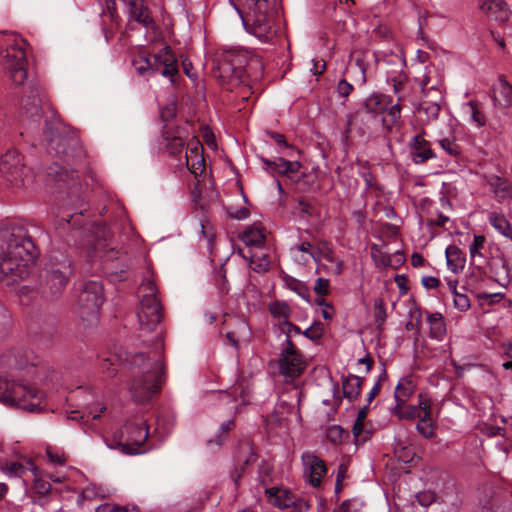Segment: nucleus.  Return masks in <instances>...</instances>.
I'll return each mask as SVG.
<instances>
[{
	"mask_svg": "<svg viewBox=\"0 0 512 512\" xmlns=\"http://www.w3.org/2000/svg\"><path fill=\"white\" fill-rule=\"evenodd\" d=\"M485 241L484 235L474 236L472 243L469 245V253L472 260L475 259L476 256H482L481 250L484 248Z\"/></svg>",
	"mask_w": 512,
	"mask_h": 512,
	"instance_id": "obj_51",
	"label": "nucleus"
},
{
	"mask_svg": "<svg viewBox=\"0 0 512 512\" xmlns=\"http://www.w3.org/2000/svg\"><path fill=\"white\" fill-rule=\"evenodd\" d=\"M429 335L431 338L441 339L446 333L444 317L441 313H433L428 316Z\"/></svg>",
	"mask_w": 512,
	"mask_h": 512,
	"instance_id": "obj_33",
	"label": "nucleus"
},
{
	"mask_svg": "<svg viewBox=\"0 0 512 512\" xmlns=\"http://www.w3.org/2000/svg\"><path fill=\"white\" fill-rule=\"evenodd\" d=\"M148 438V426L143 418L125 423L121 430L119 446L128 455L140 453V448Z\"/></svg>",
	"mask_w": 512,
	"mask_h": 512,
	"instance_id": "obj_13",
	"label": "nucleus"
},
{
	"mask_svg": "<svg viewBox=\"0 0 512 512\" xmlns=\"http://www.w3.org/2000/svg\"><path fill=\"white\" fill-rule=\"evenodd\" d=\"M131 63L136 73L147 80L160 74L167 78L172 85L177 83L178 58L169 45H165L155 54L141 50L133 57Z\"/></svg>",
	"mask_w": 512,
	"mask_h": 512,
	"instance_id": "obj_6",
	"label": "nucleus"
},
{
	"mask_svg": "<svg viewBox=\"0 0 512 512\" xmlns=\"http://www.w3.org/2000/svg\"><path fill=\"white\" fill-rule=\"evenodd\" d=\"M438 143L449 156L456 157L461 153V147L456 143L455 139L443 138L438 140Z\"/></svg>",
	"mask_w": 512,
	"mask_h": 512,
	"instance_id": "obj_46",
	"label": "nucleus"
},
{
	"mask_svg": "<svg viewBox=\"0 0 512 512\" xmlns=\"http://www.w3.org/2000/svg\"><path fill=\"white\" fill-rule=\"evenodd\" d=\"M240 239L246 246L262 247L265 243V235L262 229L251 226L248 227L240 236Z\"/></svg>",
	"mask_w": 512,
	"mask_h": 512,
	"instance_id": "obj_30",
	"label": "nucleus"
},
{
	"mask_svg": "<svg viewBox=\"0 0 512 512\" xmlns=\"http://www.w3.org/2000/svg\"><path fill=\"white\" fill-rule=\"evenodd\" d=\"M162 145L164 146L165 151L170 156H177L179 155L185 146V141L180 135V130L177 128L175 132H171L166 129V124L163 127L162 130Z\"/></svg>",
	"mask_w": 512,
	"mask_h": 512,
	"instance_id": "obj_24",
	"label": "nucleus"
},
{
	"mask_svg": "<svg viewBox=\"0 0 512 512\" xmlns=\"http://www.w3.org/2000/svg\"><path fill=\"white\" fill-rule=\"evenodd\" d=\"M185 165L187 169L192 173L195 178H198L202 175V173L205 170V160L203 158V155L190 158L188 156V151L185 154Z\"/></svg>",
	"mask_w": 512,
	"mask_h": 512,
	"instance_id": "obj_41",
	"label": "nucleus"
},
{
	"mask_svg": "<svg viewBox=\"0 0 512 512\" xmlns=\"http://www.w3.org/2000/svg\"><path fill=\"white\" fill-rule=\"evenodd\" d=\"M23 156L16 150H7L0 158V179L9 186L21 187L26 176Z\"/></svg>",
	"mask_w": 512,
	"mask_h": 512,
	"instance_id": "obj_12",
	"label": "nucleus"
},
{
	"mask_svg": "<svg viewBox=\"0 0 512 512\" xmlns=\"http://www.w3.org/2000/svg\"><path fill=\"white\" fill-rule=\"evenodd\" d=\"M324 334V324L321 321H314L310 327L303 331V335L313 342L319 341Z\"/></svg>",
	"mask_w": 512,
	"mask_h": 512,
	"instance_id": "obj_43",
	"label": "nucleus"
},
{
	"mask_svg": "<svg viewBox=\"0 0 512 512\" xmlns=\"http://www.w3.org/2000/svg\"><path fill=\"white\" fill-rule=\"evenodd\" d=\"M72 260L60 251H53L45 266L42 293L51 300L58 299L65 291L72 275Z\"/></svg>",
	"mask_w": 512,
	"mask_h": 512,
	"instance_id": "obj_7",
	"label": "nucleus"
},
{
	"mask_svg": "<svg viewBox=\"0 0 512 512\" xmlns=\"http://www.w3.org/2000/svg\"><path fill=\"white\" fill-rule=\"evenodd\" d=\"M226 213L231 219L244 220L250 216V211L246 207H227Z\"/></svg>",
	"mask_w": 512,
	"mask_h": 512,
	"instance_id": "obj_55",
	"label": "nucleus"
},
{
	"mask_svg": "<svg viewBox=\"0 0 512 512\" xmlns=\"http://www.w3.org/2000/svg\"><path fill=\"white\" fill-rule=\"evenodd\" d=\"M490 98L495 108L512 106V85L507 82L504 76H499L498 83L493 85Z\"/></svg>",
	"mask_w": 512,
	"mask_h": 512,
	"instance_id": "obj_17",
	"label": "nucleus"
},
{
	"mask_svg": "<svg viewBox=\"0 0 512 512\" xmlns=\"http://www.w3.org/2000/svg\"><path fill=\"white\" fill-rule=\"evenodd\" d=\"M373 308L376 326L377 328H381L387 318L384 300L382 298H376L374 300Z\"/></svg>",
	"mask_w": 512,
	"mask_h": 512,
	"instance_id": "obj_42",
	"label": "nucleus"
},
{
	"mask_svg": "<svg viewBox=\"0 0 512 512\" xmlns=\"http://www.w3.org/2000/svg\"><path fill=\"white\" fill-rule=\"evenodd\" d=\"M129 19L138 22L146 28L154 25V19L144 0H129Z\"/></svg>",
	"mask_w": 512,
	"mask_h": 512,
	"instance_id": "obj_18",
	"label": "nucleus"
},
{
	"mask_svg": "<svg viewBox=\"0 0 512 512\" xmlns=\"http://www.w3.org/2000/svg\"><path fill=\"white\" fill-rule=\"evenodd\" d=\"M397 459L405 464H410L415 458V453L410 447H399L395 449Z\"/></svg>",
	"mask_w": 512,
	"mask_h": 512,
	"instance_id": "obj_52",
	"label": "nucleus"
},
{
	"mask_svg": "<svg viewBox=\"0 0 512 512\" xmlns=\"http://www.w3.org/2000/svg\"><path fill=\"white\" fill-rule=\"evenodd\" d=\"M309 463L308 482L313 487H319L322 477L326 474L327 468L325 463L317 456H307Z\"/></svg>",
	"mask_w": 512,
	"mask_h": 512,
	"instance_id": "obj_27",
	"label": "nucleus"
},
{
	"mask_svg": "<svg viewBox=\"0 0 512 512\" xmlns=\"http://www.w3.org/2000/svg\"><path fill=\"white\" fill-rule=\"evenodd\" d=\"M414 391L415 386L412 380L407 377L400 379L394 392V398L396 402L395 410H398L404 406L406 401L413 395Z\"/></svg>",
	"mask_w": 512,
	"mask_h": 512,
	"instance_id": "obj_28",
	"label": "nucleus"
},
{
	"mask_svg": "<svg viewBox=\"0 0 512 512\" xmlns=\"http://www.w3.org/2000/svg\"><path fill=\"white\" fill-rule=\"evenodd\" d=\"M365 378L348 374L342 377L343 397L349 402H354L360 395Z\"/></svg>",
	"mask_w": 512,
	"mask_h": 512,
	"instance_id": "obj_25",
	"label": "nucleus"
},
{
	"mask_svg": "<svg viewBox=\"0 0 512 512\" xmlns=\"http://www.w3.org/2000/svg\"><path fill=\"white\" fill-rule=\"evenodd\" d=\"M295 411L299 413V409H296L292 402L279 399L272 414L266 418V422L279 426L287 424L290 421V415Z\"/></svg>",
	"mask_w": 512,
	"mask_h": 512,
	"instance_id": "obj_21",
	"label": "nucleus"
},
{
	"mask_svg": "<svg viewBox=\"0 0 512 512\" xmlns=\"http://www.w3.org/2000/svg\"><path fill=\"white\" fill-rule=\"evenodd\" d=\"M265 134L271 138L272 140L275 141V143L280 146V147H283V148H287V149H290L292 151H295V148L293 145L289 144L287 141H286V138L283 134L281 133H278V132H274V131H271V130H266L265 131Z\"/></svg>",
	"mask_w": 512,
	"mask_h": 512,
	"instance_id": "obj_58",
	"label": "nucleus"
},
{
	"mask_svg": "<svg viewBox=\"0 0 512 512\" xmlns=\"http://www.w3.org/2000/svg\"><path fill=\"white\" fill-rule=\"evenodd\" d=\"M44 393L35 386L0 379V402L29 412H39Z\"/></svg>",
	"mask_w": 512,
	"mask_h": 512,
	"instance_id": "obj_8",
	"label": "nucleus"
},
{
	"mask_svg": "<svg viewBox=\"0 0 512 512\" xmlns=\"http://www.w3.org/2000/svg\"><path fill=\"white\" fill-rule=\"evenodd\" d=\"M417 431L425 438H431L434 435V427L431 422V417H420L416 425Z\"/></svg>",
	"mask_w": 512,
	"mask_h": 512,
	"instance_id": "obj_48",
	"label": "nucleus"
},
{
	"mask_svg": "<svg viewBox=\"0 0 512 512\" xmlns=\"http://www.w3.org/2000/svg\"><path fill=\"white\" fill-rule=\"evenodd\" d=\"M489 223L500 234L512 240V227L504 215L491 212L489 214Z\"/></svg>",
	"mask_w": 512,
	"mask_h": 512,
	"instance_id": "obj_32",
	"label": "nucleus"
},
{
	"mask_svg": "<svg viewBox=\"0 0 512 512\" xmlns=\"http://www.w3.org/2000/svg\"><path fill=\"white\" fill-rule=\"evenodd\" d=\"M260 160L262 161L263 164L266 165L267 169H269L273 172H277L281 175H287L286 172L283 171V168L281 166L282 162H286V159L279 157V158H276L275 160H270V159L261 157Z\"/></svg>",
	"mask_w": 512,
	"mask_h": 512,
	"instance_id": "obj_53",
	"label": "nucleus"
},
{
	"mask_svg": "<svg viewBox=\"0 0 512 512\" xmlns=\"http://www.w3.org/2000/svg\"><path fill=\"white\" fill-rule=\"evenodd\" d=\"M408 146L410 157L414 164H424L428 160L436 158V154L431 148V143L424 137V132L413 136Z\"/></svg>",
	"mask_w": 512,
	"mask_h": 512,
	"instance_id": "obj_16",
	"label": "nucleus"
},
{
	"mask_svg": "<svg viewBox=\"0 0 512 512\" xmlns=\"http://www.w3.org/2000/svg\"><path fill=\"white\" fill-rule=\"evenodd\" d=\"M355 65L358 67L361 73V81L364 84L367 80L366 72L368 67V59L370 57H375L373 53L368 51H356L354 54Z\"/></svg>",
	"mask_w": 512,
	"mask_h": 512,
	"instance_id": "obj_40",
	"label": "nucleus"
},
{
	"mask_svg": "<svg viewBox=\"0 0 512 512\" xmlns=\"http://www.w3.org/2000/svg\"><path fill=\"white\" fill-rule=\"evenodd\" d=\"M487 184L498 202L512 199V183L507 178L491 175L487 179Z\"/></svg>",
	"mask_w": 512,
	"mask_h": 512,
	"instance_id": "obj_20",
	"label": "nucleus"
},
{
	"mask_svg": "<svg viewBox=\"0 0 512 512\" xmlns=\"http://www.w3.org/2000/svg\"><path fill=\"white\" fill-rule=\"evenodd\" d=\"M445 254L448 269L454 274L461 273L466 264V255L463 251L456 245H449Z\"/></svg>",
	"mask_w": 512,
	"mask_h": 512,
	"instance_id": "obj_26",
	"label": "nucleus"
},
{
	"mask_svg": "<svg viewBox=\"0 0 512 512\" xmlns=\"http://www.w3.org/2000/svg\"><path fill=\"white\" fill-rule=\"evenodd\" d=\"M403 100L401 96L398 97V102L391 105L385 111L387 115L382 117V125L387 131H391L392 127L395 126L401 118L402 107L400 102Z\"/></svg>",
	"mask_w": 512,
	"mask_h": 512,
	"instance_id": "obj_31",
	"label": "nucleus"
},
{
	"mask_svg": "<svg viewBox=\"0 0 512 512\" xmlns=\"http://www.w3.org/2000/svg\"><path fill=\"white\" fill-rule=\"evenodd\" d=\"M47 152L57 158L45 170L46 183L57 188L74 189L79 184L78 167L85 158L76 130L60 122L45 121L43 130Z\"/></svg>",
	"mask_w": 512,
	"mask_h": 512,
	"instance_id": "obj_1",
	"label": "nucleus"
},
{
	"mask_svg": "<svg viewBox=\"0 0 512 512\" xmlns=\"http://www.w3.org/2000/svg\"><path fill=\"white\" fill-rule=\"evenodd\" d=\"M391 103V96L382 93H372L365 99L363 109L367 114L377 116L385 113Z\"/></svg>",
	"mask_w": 512,
	"mask_h": 512,
	"instance_id": "obj_22",
	"label": "nucleus"
},
{
	"mask_svg": "<svg viewBox=\"0 0 512 512\" xmlns=\"http://www.w3.org/2000/svg\"><path fill=\"white\" fill-rule=\"evenodd\" d=\"M363 503L357 499H348L342 502L339 507V512H360Z\"/></svg>",
	"mask_w": 512,
	"mask_h": 512,
	"instance_id": "obj_54",
	"label": "nucleus"
},
{
	"mask_svg": "<svg viewBox=\"0 0 512 512\" xmlns=\"http://www.w3.org/2000/svg\"><path fill=\"white\" fill-rule=\"evenodd\" d=\"M353 90V85L349 83L346 79L343 78L338 81V84L336 86V92L340 98L347 100V98L350 96Z\"/></svg>",
	"mask_w": 512,
	"mask_h": 512,
	"instance_id": "obj_56",
	"label": "nucleus"
},
{
	"mask_svg": "<svg viewBox=\"0 0 512 512\" xmlns=\"http://www.w3.org/2000/svg\"><path fill=\"white\" fill-rule=\"evenodd\" d=\"M37 255L25 224L10 222L0 227V281L6 277H11L12 282L27 278Z\"/></svg>",
	"mask_w": 512,
	"mask_h": 512,
	"instance_id": "obj_3",
	"label": "nucleus"
},
{
	"mask_svg": "<svg viewBox=\"0 0 512 512\" xmlns=\"http://www.w3.org/2000/svg\"><path fill=\"white\" fill-rule=\"evenodd\" d=\"M392 411L396 416H398L399 419L412 420L415 418L422 417L421 413H419V408H416L415 405H409L405 408H403V406H402L398 410H395V407H394Z\"/></svg>",
	"mask_w": 512,
	"mask_h": 512,
	"instance_id": "obj_44",
	"label": "nucleus"
},
{
	"mask_svg": "<svg viewBox=\"0 0 512 512\" xmlns=\"http://www.w3.org/2000/svg\"><path fill=\"white\" fill-rule=\"evenodd\" d=\"M130 363L139 369L140 375L134 376L129 390L137 403H146L157 394L165 382V366L161 355L150 357L144 352L131 356Z\"/></svg>",
	"mask_w": 512,
	"mask_h": 512,
	"instance_id": "obj_4",
	"label": "nucleus"
},
{
	"mask_svg": "<svg viewBox=\"0 0 512 512\" xmlns=\"http://www.w3.org/2000/svg\"><path fill=\"white\" fill-rule=\"evenodd\" d=\"M352 433H353L356 443L365 442L369 438V433L368 432L364 433L363 422L355 421L353 428H352Z\"/></svg>",
	"mask_w": 512,
	"mask_h": 512,
	"instance_id": "obj_61",
	"label": "nucleus"
},
{
	"mask_svg": "<svg viewBox=\"0 0 512 512\" xmlns=\"http://www.w3.org/2000/svg\"><path fill=\"white\" fill-rule=\"evenodd\" d=\"M258 454L254 444L250 439L239 441L234 453V468L230 473L231 480L235 487H238L239 481L247 469L257 461Z\"/></svg>",
	"mask_w": 512,
	"mask_h": 512,
	"instance_id": "obj_14",
	"label": "nucleus"
},
{
	"mask_svg": "<svg viewBox=\"0 0 512 512\" xmlns=\"http://www.w3.org/2000/svg\"><path fill=\"white\" fill-rule=\"evenodd\" d=\"M177 113V106L176 103L172 102L167 104L161 109L160 117L163 122L167 123L170 120H172Z\"/></svg>",
	"mask_w": 512,
	"mask_h": 512,
	"instance_id": "obj_62",
	"label": "nucleus"
},
{
	"mask_svg": "<svg viewBox=\"0 0 512 512\" xmlns=\"http://www.w3.org/2000/svg\"><path fill=\"white\" fill-rule=\"evenodd\" d=\"M454 305L459 311H467L470 308V300L465 294L458 293L454 296Z\"/></svg>",
	"mask_w": 512,
	"mask_h": 512,
	"instance_id": "obj_64",
	"label": "nucleus"
},
{
	"mask_svg": "<svg viewBox=\"0 0 512 512\" xmlns=\"http://www.w3.org/2000/svg\"><path fill=\"white\" fill-rule=\"evenodd\" d=\"M81 496L84 499H93V498H98V497L104 498L105 497V495L100 492V489L95 484H89L88 486H86L83 489Z\"/></svg>",
	"mask_w": 512,
	"mask_h": 512,
	"instance_id": "obj_63",
	"label": "nucleus"
},
{
	"mask_svg": "<svg viewBox=\"0 0 512 512\" xmlns=\"http://www.w3.org/2000/svg\"><path fill=\"white\" fill-rule=\"evenodd\" d=\"M285 500L280 501L279 499L275 501V506L280 509H285L290 506H293L297 512H307L310 508L308 501L304 499H294V496L290 492H285Z\"/></svg>",
	"mask_w": 512,
	"mask_h": 512,
	"instance_id": "obj_34",
	"label": "nucleus"
},
{
	"mask_svg": "<svg viewBox=\"0 0 512 512\" xmlns=\"http://www.w3.org/2000/svg\"><path fill=\"white\" fill-rule=\"evenodd\" d=\"M244 8L252 12L251 33L262 42L276 35L274 19L279 0H243Z\"/></svg>",
	"mask_w": 512,
	"mask_h": 512,
	"instance_id": "obj_9",
	"label": "nucleus"
},
{
	"mask_svg": "<svg viewBox=\"0 0 512 512\" xmlns=\"http://www.w3.org/2000/svg\"><path fill=\"white\" fill-rule=\"evenodd\" d=\"M456 507L445 501H437L427 508V512H455Z\"/></svg>",
	"mask_w": 512,
	"mask_h": 512,
	"instance_id": "obj_60",
	"label": "nucleus"
},
{
	"mask_svg": "<svg viewBox=\"0 0 512 512\" xmlns=\"http://www.w3.org/2000/svg\"><path fill=\"white\" fill-rule=\"evenodd\" d=\"M27 42L18 36H14L2 49L1 65L11 81L9 97L14 105H19L20 110L28 117H39L41 114L40 87L36 82L27 80V55L25 47Z\"/></svg>",
	"mask_w": 512,
	"mask_h": 512,
	"instance_id": "obj_2",
	"label": "nucleus"
},
{
	"mask_svg": "<svg viewBox=\"0 0 512 512\" xmlns=\"http://www.w3.org/2000/svg\"><path fill=\"white\" fill-rule=\"evenodd\" d=\"M103 302L104 291L102 284L98 281H88L79 293L76 313L87 325L95 324L99 320L100 308Z\"/></svg>",
	"mask_w": 512,
	"mask_h": 512,
	"instance_id": "obj_10",
	"label": "nucleus"
},
{
	"mask_svg": "<svg viewBox=\"0 0 512 512\" xmlns=\"http://www.w3.org/2000/svg\"><path fill=\"white\" fill-rule=\"evenodd\" d=\"M431 99L425 98L422 100L419 111L424 112L426 115V120L428 122L435 121L439 117V113L441 110L440 102L442 101V94L440 96L432 95Z\"/></svg>",
	"mask_w": 512,
	"mask_h": 512,
	"instance_id": "obj_29",
	"label": "nucleus"
},
{
	"mask_svg": "<svg viewBox=\"0 0 512 512\" xmlns=\"http://www.w3.org/2000/svg\"><path fill=\"white\" fill-rule=\"evenodd\" d=\"M96 512H140L139 508L136 505H126L120 506L115 504H102L97 509Z\"/></svg>",
	"mask_w": 512,
	"mask_h": 512,
	"instance_id": "obj_47",
	"label": "nucleus"
},
{
	"mask_svg": "<svg viewBox=\"0 0 512 512\" xmlns=\"http://www.w3.org/2000/svg\"><path fill=\"white\" fill-rule=\"evenodd\" d=\"M2 470L9 476L12 477H21L23 476L27 470H36L34 463L29 460L27 462V466L23 465L20 462H7Z\"/></svg>",
	"mask_w": 512,
	"mask_h": 512,
	"instance_id": "obj_38",
	"label": "nucleus"
},
{
	"mask_svg": "<svg viewBox=\"0 0 512 512\" xmlns=\"http://www.w3.org/2000/svg\"><path fill=\"white\" fill-rule=\"evenodd\" d=\"M418 506L422 507L423 509H427L430 507L433 503H436V495L432 491H422L415 495Z\"/></svg>",
	"mask_w": 512,
	"mask_h": 512,
	"instance_id": "obj_50",
	"label": "nucleus"
},
{
	"mask_svg": "<svg viewBox=\"0 0 512 512\" xmlns=\"http://www.w3.org/2000/svg\"><path fill=\"white\" fill-rule=\"evenodd\" d=\"M10 324V314L5 309V307L0 303V340L4 339L7 336Z\"/></svg>",
	"mask_w": 512,
	"mask_h": 512,
	"instance_id": "obj_49",
	"label": "nucleus"
},
{
	"mask_svg": "<svg viewBox=\"0 0 512 512\" xmlns=\"http://www.w3.org/2000/svg\"><path fill=\"white\" fill-rule=\"evenodd\" d=\"M430 83V77L425 75L420 82V87L425 98H429L432 95L440 96L441 91L436 86H431L428 88V84Z\"/></svg>",
	"mask_w": 512,
	"mask_h": 512,
	"instance_id": "obj_59",
	"label": "nucleus"
},
{
	"mask_svg": "<svg viewBox=\"0 0 512 512\" xmlns=\"http://www.w3.org/2000/svg\"><path fill=\"white\" fill-rule=\"evenodd\" d=\"M268 311L273 318H282L283 321H289L292 309L284 300H275L268 304Z\"/></svg>",
	"mask_w": 512,
	"mask_h": 512,
	"instance_id": "obj_35",
	"label": "nucleus"
},
{
	"mask_svg": "<svg viewBox=\"0 0 512 512\" xmlns=\"http://www.w3.org/2000/svg\"><path fill=\"white\" fill-rule=\"evenodd\" d=\"M468 106L471 110V118L477 124L478 127L486 125V117L480 109V105L477 101L470 100Z\"/></svg>",
	"mask_w": 512,
	"mask_h": 512,
	"instance_id": "obj_45",
	"label": "nucleus"
},
{
	"mask_svg": "<svg viewBox=\"0 0 512 512\" xmlns=\"http://www.w3.org/2000/svg\"><path fill=\"white\" fill-rule=\"evenodd\" d=\"M146 287L149 293L142 296L137 317L142 329L153 331L162 320V305L156 297L155 284L148 281Z\"/></svg>",
	"mask_w": 512,
	"mask_h": 512,
	"instance_id": "obj_11",
	"label": "nucleus"
},
{
	"mask_svg": "<svg viewBox=\"0 0 512 512\" xmlns=\"http://www.w3.org/2000/svg\"><path fill=\"white\" fill-rule=\"evenodd\" d=\"M315 253L316 255H319V258L324 257L329 262L334 261V251L327 241L320 242L318 245V251Z\"/></svg>",
	"mask_w": 512,
	"mask_h": 512,
	"instance_id": "obj_57",
	"label": "nucleus"
},
{
	"mask_svg": "<svg viewBox=\"0 0 512 512\" xmlns=\"http://www.w3.org/2000/svg\"><path fill=\"white\" fill-rule=\"evenodd\" d=\"M283 280L288 289L297 293L305 301L310 302V289L304 282L289 275H285Z\"/></svg>",
	"mask_w": 512,
	"mask_h": 512,
	"instance_id": "obj_36",
	"label": "nucleus"
},
{
	"mask_svg": "<svg viewBox=\"0 0 512 512\" xmlns=\"http://www.w3.org/2000/svg\"><path fill=\"white\" fill-rule=\"evenodd\" d=\"M326 437L334 445L343 443L344 439L349 438L350 434L340 425H331L326 429Z\"/></svg>",
	"mask_w": 512,
	"mask_h": 512,
	"instance_id": "obj_39",
	"label": "nucleus"
},
{
	"mask_svg": "<svg viewBox=\"0 0 512 512\" xmlns=\"http://www.w3.org/2000/svg\"><path fill=\"white\" fill-rule=\"evenodd\" d=\"M252 67L262 68L260 60L244 49H229L218 56L212 73L221 85H227L226 90L246 83Z\"/></svg>",
	"mask_w": 512,
	"mask_h": 512,
	"instance_id": "obj_5",
	"label": "nucleus"
},
{
	"mask_svg": "<svg viewBox=\"0 0 512 512\" xmlns=\"http://www.w3.org/2000/svg\"><path fill=\"white\" fill-rule=\"evenodd\" d=\"M480 9L490 18L498 22H505L510 18L511 10L504 0H486Z\"/></svg>",
	"mask_w": 512,
	"mask_h": 512,
	"instance_id": "obj_19",
	"label": "nucleus"
},
{
	"mask_svg": "<svg viewBox=\"0 0 512 512\" xmlns=\"http://www.w3.org/2000/svg\"><path fill=\"white\" fill-rule=\"evenodd\" d=\"M477 510L476 512H495L497 500L492 484L486 483L477 489Z\"/></svg>",
	"mask_w": 512,
	"mask_h": 512,
	"instance_id": "obj_23",
	"label": "nucleus"
},
{
	"mask_svg": "<svg viewBox=\"0 0 512 512\" xmlns=\"http://www.w3.org/2000/svg\"><path fill=\"white\" fill-rule=\"evenodd\" d=\"M278 369L280 375L286 382L293 381L303 374L306 369V361L303 353L292 355L280 354L278 358Z\"/></svg>",
	"mask_w": 512,
	"mask_h": 512,
	"instance_id": "obj_15",
	"label": "nucleus"
},
{
	"mask_svg": "<svg viewBox=\"0 0 512 512\" xmlns=\"http://www.w3.org/2000/svg\"><path fill=\"white\" fill-rule=\"evenodd\" d=\"M234 428L235 421L233 419L224 421L221 424L214 438L209 439L207 441V446L215 445L216 447L220 448L227 439L229 432L232 431Z\"/></svg>",
	"mask_w": 512,
	"mask_h": 512,
	"instance_id": "obj_37",
	"label": "nucleus"
}]
</instances>
